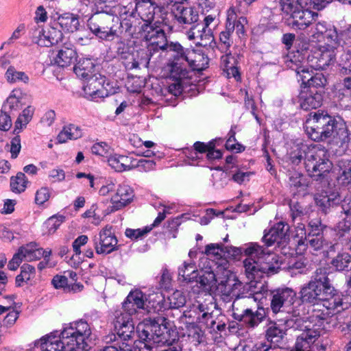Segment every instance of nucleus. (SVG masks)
Instances as JSON below:
<instances>
[{
  "instance_id": "e2e57ef3",
  "label": "nucleus",
  "mask_w": 351,
  "mask_h": 351,
  "mask_svg": "<svg viewBox=\"0 0 351 351\" xmlns=\"http://www.w3.org/2000/svg\"><path fill=\"white\" fill-rule=\"evenodd\" d=\"M247 21L244 16H239L236 10L233 8H230L227 12V22H243Z\"/></svg>"
},
{
  "instance_id": "79ce46f5",
  "label": "nucleus",
  "mask_w": 351,
  "mask_h": 351,
  "mask_svg": "<svg viewBox=\"0 0 351 351\" xmlns=\"http://www.w3.org/2000/svg\"><path fill=\"white\" fill-rule=\"evenodd\" d=\"M214 306L212 302L199 303L197 305V309L202 313L201 317H199L200 322H204L208 325V320L212 318L211 308Z\"/></svg>"
},
{
  "instance_id": "09e8293b",
  "label": "nucleus",
  "mask_w": 351,
  "mask_h": 351,
  "mask_svg": "<svg viewBox=\"0 0 351 351\" xmlns=\"http://www.w3.org/2000/svg\"><path fill=\"white\" fill-rule=\"evenodd\" d=\"M72 25V23H46L45 25H43L44 31L45 32V35L49 36L51 37V34H53L55 32H62V30L60 29L61 28L62 29L64 30L66 28L67 30H69L68 29V26Z\"/></svg>"
},
{
  "instance_id": "c03bdc74",
  "label": "nucleus",
  "mask_w": 351,
  "mask_h": 351,
  "mask_svg": "<svg viewBox=\"0 0 351 351\" xmlns=\"http://www.w3.org/2000/svg\"><path fill=\"white\" fill-rule=\"evenodd\" d=\"M152 230V227H143V228L125 230V236L132 240H138L145 237Z\"/></svg>"
},
{
  "instance_id": "7c9ffc66",
  "label": "nucleus",
  "mask_w": 351,
  "mask_h": 351,
  "mask_svg": "<svg viewBox=\"0 0 351 351\" xmlns=\"http://www.w3.org/2000/svg\"><path fill=\"white\" fill-rule=\"evenodd\" d=\"M221 65L223 70L226 72L228 77H234L237 80L240 79L239 72L237 66H234L235 60L231 54L222 56L221 58Z\"/></svg>"
},
{
  "instance_id": "4468645a",
  "label": "nucleus",
  "mask_w": 351,
  "mask_h": 351,
  "mask_svg": "<svg viewBox=\"0 0 351 351\" xmlns=\"http://www.w3.org/2000/svg\"><path fill=\"white\" fill-rule=\"evenodd\" d=\"M78 58L74 46L70 43L64 44L53 51L52 61L59 67H68L75 63Z\"/></svg>"
},
{
  "instance_id": "49530a36",
  "label": "nucleus",
  "mask_w": 351,
  "mask_h": 351,
  "mask_svg": "<svg viewBox=\"0 0 351 351\" xmlns=\"http://www.w3.org/2000/svg\"><path fill=\"white\" fill-rule=\"evenodd\" d=\"M51 197V190L49 187L43 186L35 194V203L37 205H43L47 202Z\"/></svg>"
},
{
  "instance_id": "052dcab7",
  "label": "nucleus",
  "mask_w": 351,
  "mask_h": 351,
  "mask_svg": "<svg viewBox=\"0 0 351 351\" xmlns=\"http://www.w3.org/2000/svg\"><path fill=\"white\" fill-rule=\"evenodd\" d=\"M183 154L187 158V164L195 165L196 161L199 159V154L192 148H185L183 149Z\"/></svg>"
},
{
  "instance_id": "20e7f679",
  "label": "nucleus",
  "mask_w": 351,
  "mask_h": 351,
  "mask_svg": "<svg viewBox=\"0 0 351 351\" xmlns=\"http://www.w3.org/2000/svg\"><path fill=\"white\" fill-rule=\"evenodd\" d=\"M308 136L315 141H324L332 137L339 146L349 142V135L344 121L324 112L310 113L304 125Z\"/></svg>"
},
{
  "instance_id": "b1692460",
  "label": "nucleus",
  "mask_w": 351,
  "mask_h": 351,
  "mask_svg": "<svg viewBox=\"0 0 351 351\" xmlns=\"http://www.w3.org/2000/svg\"><path fill=\"white\" fill-rule=\"evenodd\" d=\"M146 307L145 311L147 313L160 312L167 309L166 300L164 295L160 293L150 294L147 297Z\"/></svg>"
},
{
  "instance_id": "39448f33",
  "label": "nucleus",
  "mask_w": 351,
  "mask_h": 351,
  "mask_svg": "<svg viewBox=\"0 0 351 351\" xmlns=\"http://www.w3.org/2000/svg\"><path fill=\"white\" fill-rule=\"evenodd\" d=\"M242 253L247 256L243 261L246 277L252 282H258L264 275L277 273L280 265L276 254L266 251L257 243H251L241 247Z\"/></svg>"
},
{
  "instance_id": "423d86ee",
  "label": "nucleus",
  "mask_w": 351,
  "mask_h": 351,
  "mask_svg": "<svg viewBox=\"0 0 351 351\" xmlns=\"http://www.w3.org/2000/svg\"><path fill=\"white\" fill-rule=\"evenodd\" d=\"M329 2L325 0H298V3L301 8H313L320 10L326 6ZM282 20L291 22H298L303 20L304 22H312L318 18V13L310 10L308 8L300 10L294 8L290 0H285L281 3Z\"/></svg>"
},
{
  "instance_id": "680f3d73",
  "label": "nucleus",
  "mask_w": 351,
  "mask_h": 351,
  "mask_svg": "<svg viewBox=\"0 0 351 351\" xmlns=\"http://www.w3.org/2000/svg\"><path fill=\"white\" fill-rule=\"evenodd\" d=\"M21 140L19 136L13 138L10 143V153L12 158H16L21 151Z\"/></svg>"
},
{
  "instance_id": "9b49d317",
  "label": "nucleus",
  "mask_w": 351,
  "mask_h": 351,
  "mask_svg": "<svg viewBox=\"0 0 351 351\" xmlns=\"http://www.w3.org/2000/svg\"><path fill=\"white\" fill-rule=\"evenodd\" d=\"M134 190L128 184H121L115 187L110 198V205L108 210L110 213L120 210L129 205L134 199Z\"/></svg>"
},
{
  "instance_id": "9d476101",
  "label": "nucleus",
  "mask_w": 351,
  "mask_h": 351,
  "mask_svg": "<svg viewBox=\"0 0 351 351\" xmlns=\"http://www.w3.org/2000/svg\"><path fill=\"white\" fill-rule=\"evenodd\" d=\"M287 66L296 72L300 76V80L303 84H307L309 89L311 88H322L326 84V79L322 73H317L312 75V70L300 64L294 62L290 60L287 62Z\"/></svg>"
},
{
  "instance_id": "a211bd4d",
  "label": "nucleus",
  "mask_w": 351,
  "mask_h": 351,
  "mask_svg": "<svg viewBox=\"0 0 351 351\" xmlns=\"http://www.w3.org/2000/svg\"><path fill=\"white\" fill-rule=\"evenodd\" d=\"M147 296L139 289L131 291L123 303L124 311L133 315L136 313V309L145 310L146 307Z\"/></svg>"
},
{
  "instance_id": "6ab92c4d",
  "label": "nucleus",
  "mask_w": 351,
  "mask_h": 351,
  "mask_svg": "<svg viewBox=\"0 0 351 351\" xmlns=\"http://www.w3.org/2000/svg\"><path fill=\"white\" fill-rule=\"evenodd\" d=\"M209 23H195L186 32L189 40H197V42L202 46H206L213 40L210 29L208 28Z\"/></svg>"
},
{
  "instance_id": "58836bf2",
  "label": "nucleus",
  "mask_w": 351,
  "mask_h": 351,
  "mask_svg": "<svg viewBox=\"0 0 351 351\" xmlns=\"http://www.w3.org/2000/svg\"><path fill=\"white\" fill-rule=\"evenodd\" d=\"M285 332L276 324H274L269 326L267 330L266 337L268 341L272 343H278L283 337Z\"/></svg>"
},
{
  "instance_id": "5fc2aeb1",
  "label": "nucleus",
  "mask_w": 351,
  "mask_h": 351,
  "mask_svg": "<svg viewBox=\"0 0 351 351\" xmlns=\"http://www.w3.org/2000/svg\"><path fill=\"white\" fill-rule=\"evenodd\" d=\"M188 337L195 343H199L202 337V330L196 326L191 325L187 329Z\"/></svg>"
},
{
  "instance_id": "338daca9",
  "label": "nucleus",
  "mask_w": 351,
  "mask_h": 351,
  "mask_svg": "<svg viewBox=\"0 0 351 351\" xmlns=\"http://www.w3.org/2000/svg\"><path fill=\"white\" fill-rule=\"evenodd\" d=\"M12 125V121L10 117L6 113L0 114V130L8 131Z\"/></svg>"
},
{
  "instance_id": "a878e982",
  "label": "nucleus",
  "mask_w": 351,
  "mask_h": 351,
  "mask_svg": "<svg viewBox=\"0 0 351 351\" xmlns=\"http://www.w3.org/2000/svg\"><path fill=\"white\" fill-rule=\"evenodd\" d=\"M52 284L56 289H62L66 293L80 292L84 287L80 283H69L66 276L59 275L53 277Z\"/></svg>"
},
{
  "instance_id": "ddd939ff",
  "label": "nucleus",
  "mask_w": 351,
  "mask_h": 351,
  "mask_svg": "<svg viewBox=\"0 0 351 351\" xmlns=\"http://www.w3.org/2000/svg\"><path fill=\"white\" fill-rule=\"evenodd\" d=\"M117 239L112 232L111 226H106L95 239V248L97 254H109L113 252L117 245Z\"/></svg>"
},
{
  "instance_id": "cd10ccee",
  "label": "nucleus",
  "mask_w": 351,
  "mask_h": 351,
  "mask_svg": "<svg viewBox=\"0 0 351 351\" xmlns=\"http://www.w3.org/2000/svg\"><path fill=\"white\" fill-rule=\"evenodd\" d=\"M82 135V130L77 125L69 124L65 125L57 136L59 143H64L69 140H75L80 138Z\"/></svg>"
},
{
  "instance_id": "72a5a7b5",
  "label": "nucleus",
  "mask_w": 351,
  "mask_h": 351,
  "mask_svg": "<svg viewBox=\"0 0 351 351\" xmlns=\"http://www.w3.org/2000/svg\"><path fill=\"white\" fill-rule=\"evenodd\" d=\"M178 275L182 278V280L191 282L197 278V271L193 263H184L183 265L179 268Z\"/></svg>"
},
{
  "instance_id": "864d4df0",
  "label": "nucleus",
  "mask_w": 351,
  "mask_h": 351,
  "mask_svg": "<svg viewBox=\"0 0 351 351\" xmlns=\"http://www.w3.org/2000/svg\"><path fill=\"white\" fill-rule=\"evenodd\" d=\"M48 178L51 182H61L65 180L66 175L62 169L56 168L49 172Z\"/></svg>"
},
{
  "instance_id": "aec40b11",
  "label": "nucleus",
  "mask_w": 351,
  "mask_h": 351,
  "mask_svg": "<svg viewBox=\"0 0 351 351\" xmlns=\"http://www.w3.org/2000/svg\"><path fill=\"white\" fill-rule=\"evenodd\" d=\"M322 102V96L317 90L306 89L300 93V106L304 110L317 108L321 106Z\"/></svg>"
},
{
  "instance_id": "1a4fd4ad",
  "label": "nucleus",
  "mask_w": 351,
  "mask_h": 351,
  "mask_svg": "<svg viewBox=\"0 0 351 351\" xmlns=\"http://www.w3.org/2000/svg\"><path fill=\"white\" fill-rule=\"evenodd\" d=\"M318 318L317 324L312 327L310 325L305 326L306 330L298 337L295 346L291 351H313L314 343L320 336L324 316L315 315L311 317V319Z\"/></svg>"
},
{
  "instance_id": "4be33fe9",
  "label": "nucleus",
  "mask_w": 351,
  "mask_h": 351,
  "mask_svg": "<svg viewBox=\"0 0 351 351\" xmlns=\"http://www.w3.org/2000/svg\"><path fill=\"white\" fill-rule=\"evenodd\" d=\"M336 230L332 228H326L322 233H313L311 238L308 239L307 246L313 250L317 251L322 249L329 244L332 245V241H329L330 237L337 236Z\"/></svg>"
},
{
  "instance_id": "4c0bfd02",
  "label": "nucleus",
  "mask_w": 351,
  "mask_h": 351,
  "mask_svg": "<svg viewBox=\"0 0 351 351\" xmlns=\"http://www.w3.org/2000/svg\"><path fill=\"white\" fill-rule=\"evenodd\" d=\"M27 178L25 173L19 172L15 177L11 178L10 186L15 193L23 192L27 187Z\"/></svg>"
},
{
  "instance_id": "de8ad7c7",
  "label": "nucleus",
  "mask_w": 351,
  "mask_h": 351,
  "mask_svg": "<svg viewBox=\"0 0 351 351\" xmlns=\"http://www.w3.org/2000/svg\"><path fill=\"white\" fill-rule=\"evenodd\" d=\"M342 173L338 178L339 182L343 185L351 184V161L345 162Z\"/></svg>"
},
{
  "instance_id": "a18cd8bd",
  "label": "nucleus",
  "mask_w": 351,
  "mask_h": 351,
  "mask_svg": "<svg viewBox=\"0 0 351 351\" xmlns=\"http://www.w3.org/2000/svg\"><path fill=\"white\" fill-rule=\"evenodd\" d=\"M168 70L170 72L169 76L175 80H182L187 75L186 69L182 68L178 63L168 65Z\"/></svg>"
},
{
  "instance_id": "f3484780",
  "label": "nucleus",
  "mask_w": 351,
  "mask_h": 351,
  "mask_svg": "<svg viewBox=\"0 0 351 351\" xmlns=\"http://www.w3.org/2000/svg\"><path fill=\"white\" fill-rule=\"evenodd\" d=\"M132 315L127 313H117L114 321V329L117 335L124 340L132 338L134 334V325L133 323Z\"/></svg>"
},
{
  "instance_id": "bf43d9fd",
  "label": "nucleus",
  "mask_w": 351,
  "mask_h": 351,
  "mask_svg": "<svg viewBox=\"0 0 351 351\" xmlns=\"http://www.w3.org/2000/svg\"><path fill=\"white\" fill-rule=\"evenodd\" d=\"M34 247L35 243H30L25 246H22L20 247L21 251L23 254V257L25 261H34Z\"/></svg>"
},
{
  "instance_id": "f704fd0d",
  "label": "nucleus",
  "mask_w": 351,
  "mask_h": 351,
  "mask_svg": "<svg viewBox=\"0 0 351 351\" xmlns=\"http://www.w3.org/2000/svg\"><path fill=\"white\" fill-rule=\"evenodd\" d=\"M318 58V62L315 65L311 66L314 69H324L326 66H328L335 59V53L333 50L326 49L322 50Z\"/></svg>"
},
{
  "instance_id": "ea45409f",
  "label": "nucleus",
  "mask_w": 351,
  "mask_h": 351,
  "mask_svg": "<svg viewBox=\"0 0 351 351\" xmlns=\"http://www.w3.org/2000/svg\"><path fill=\"white\" fill-rule=\"evenodd\" d=\"M34 111V108L31 106H28L24 109L22 113L19 116L15 123L16 128L22 129L23 128L25 127L26 125L31 121Z\"/></svg>"
},
{
  "instance_id": "c85d7f7f",
  "label": "nucleus",
  "mask_w": 351,
  "mask_h": 351,
  "mask_svg": "<svg viewBox=\"0 0 351 351\" xmlns=\"http://www.w3.org/2000/svg\"><path fill=\"white\" fill-rule=\"evenodd\" d=\"M331 265L338 271L351 270V255L346 252H339L331 261Z\"/></svg>"
},
{
  "instance_id": "3c124183",
  "label": "nucleus",
  "mask_w": 351,
  "mask_h": 351,
  "mask_svg": "<svg viewBox=\"0 0 351 351\" xmlns=\"http://www.w3.org/2000/svg\"><path fill=\"white\" fill-rule=\"evenodd\" d=\"M51 19L53 21L59 20H70L71 22H73L74 21H79L80 16L77 14H74L70 12L60 13V12L54 11L51 14Z\"/></svg>"
},
{
  "instance_id": "2eb2a0df",
  "label": "nucleus",
  "mask_w": 351,
  "mask_h": 351,
  "mask_svg": "<svg viewBox=\"0 0 351 351\" xmlns=\"http://www.w3.org/2000/svg\"><path fill=\"white\" fill-rule=\"evenodd\" d=\"M289 226L287 223L280 221L272 226L268 232L265 231L263 241L267 246L274 243L278 245L287 243L289 240Z\"/></svg>"
},
{
  "instance_id": "6e6552de",
  "label": "nucleus",
  "mask_w": 351,
  "mask_h": 351,
  "mask_svg": "<svg viewBox=\"0 0 351 351\" xmlns=\"http://www.w3.org/2000/svg\"><path fill=\"white\" fill-rule=\"evenodd\" d=\"M242 253L241 248H237L232 246L224 247L223 244L210 243L206 246L205 254L208 256L209 261L207 265L202 268V272L204 274L206 270L215 271V265H218L222 260H227V256L236 257Z\"/></svg>"
},
{
  "instance_id": "2f4dec72",
  "label": "nucleus",
  "mask_w": 351,
  "mask_h": 351,
  "mask_svg": "<svg viewBox=\"0 0 351 351\" xmlns=\"http://www.w3.org/2000/svg\"><path fill=\"white\" fill-rule=\"evenodd\" d=\"M36 270L34 267L24 264L21 267V273L16 277V285L17 287H21L24 283H28L34 278Z\"/></svg>"
},
{
  "instance_id": "5701e85b",
  "label": "nucleus",
  "mask_w": 351,
  "mask_h": 351,
  "mask_svg": "<svg viewBox=\"0 0 351 351\" xmlns=\"http://www.w3.org/2000/svg\"><path fill=\"white\" fill-rule=\"evenodd\" d=\"M109 165L117 171H125L132 169V157L123 155L110 156L108 159Z\"/></svg>"
},
{
  "instance_id": "603ef678",
  "label": "nucleus",
  "mask_w": 351,
  "mask_h": 351,
  "mask_svg": "<svg viewBox=\"0 0 351 351\" xmlns=\"http://www.w3.org/2000/svg\"><path fill=\"white\" fill-rule=\"evenodd\" d=\"M289 184L295 189L300 188L304 190L307 186L304 182V178L298 173H294L289 178Z\"/></svg>"
},
{
  "instance_id": "c9c22d12",
  "label": "nucleus",
  "mask_w": 351,
  "mask_h": 351,
  "mask_svg": "<svg viewBox=\"0 0 351 351\" xmlns=\"http://www.w3.org/2000/svg\"><path fill=\"white\" fill-rule=\"evenodd\" d=\"M186 303V298L181 291H175L166 301V306L169 308H178L183 306Z\"/></svg>"
},
{
  "instance_id": "412c9836",
  "label": "nucleus",
  "mask_w": 351,
  "mask_h": 351,
  "mask_svg": "<svg viewBox=\"0 0 351 351\" xmlns=\"http://www.w3.org/2000/svg\"><path fill=\"white\" fill-rule=\"evenodd\" d=\"M45 32L43 25H38L32 33L33 41L41 47H49L58 43L62 38V32H55L53 34L51 35V37L46 36Z\"/></svg>"
},
{
  "instance_id": "37998d69",
  "label": "nucleus",
  "mask_w": 351,
  "mask_h": 351,
  "mask_svg": "<svg viewBox=\"0 0 351 351\" xmlns=\"http://www.w3.org/2000/svg\"><path fill=\"white\" fill-rule=\"evenodd\" d=\"M5 76L7 80L11 83H14L18 81H23L25 82L28 80L27 76L23 72L17 71L12 66H10L8 69L5 73Z\"/></svg>"
},
{
  "instance_id": "a19ab883",
  "label": "nucleus",
  "mask_w": 351,
  "mask_h": 351,
  "mask_svg": "<svg viewBox=\"0 0 351 351\" xmlns=\"http://www.w3.org/2000/svg\"><path fill=\"white\" fill-rule=\"evenodd\" d=\"M91 152L95 155L108 158L111 155L112 149L106 143L99 142L92 146Z\"/></svg>"
},
{
  "instance_id": "473e14b6",
  "label": "nucleus",
  "mask_w": 351,
  "mask_h": 351,
  "mask_svg": "<svg viewBox=\"0 0 351 351\" xmlns=\"http://www.w3.org/2000/svg\"><path fill=\"white\" fill-rule=\"evenodd\" d=\"M89 29L97 37L104 40L112 39L117 32L113 27H101L97 23H90Z\"/></svg>"
},
{
  "instance_id": "4d7b16f0",
  "label": "nucleus",
  "mask_w": 351,
  "mask_h": 351,
  "mask_svg": "<svg viewBox=\"0 0 351 351\" xmlns=\"http://www.w3.org/2000/svg\"><path fill=\"white\" fill-rule=\"evenodd\" d=\"M226 147L228 150L236 151L237 152L243 150L242 145L236 143L234 132L232 130L230 132V137L226 143Z\"/></svg>"
},
{
  "instance_id": "774afa93",
  "label": "nucleus",
  "mask_w": 351,
  "mask_h": 351,
  "mask_svg": "<svg viewBox=\"0 0 351 351\" xmlns=\"http://www.w3.org/2000/svg\"><path fill=\"white\" fill-rule=\"evenodd\" d=\"M169 343H165V345L167 346V348L162 350L161 351H182V346L178 341L175 339H170L169 338Z\"/></svg>"
},
{
  "instance_id": "dca6fc26",
  "label": "nucleus",
  "mask_w": 351,
  "mask_h": 351,
  "mask_svg": "<svg viewBox=\"0 0 351 351\" xmlns=\"http://www.w3.org/2000/svg\"><path fill=\"white\" fill-rule=\"evenodd\" d=\"M296 293L291 288L278 289L273 292L271 300V308L274 313H278L281 308L290 306L293 304Z\"/></svg>"
},
{
  "instance_id": "f03ea898",
  "label": "nucleus",
  "mask_w": 351,
  "mask_h": 351,
  "mask_svg": "<svg viewBox=\"0 0 351 351\" xmlns=\"http://www.w3.org/2000/svg\"><path fill=\"white\" fill-rule=\"evenodd\" d=\"M93 333L87 322L80 319L66 325L62 332H51L35 342L41 351H66L73 348L90 349Z\"/></svg>"
},
{
  "instance_id": "0e129e2a",
  "label": "nucleus",
  "mask_w": 351,
  "mask_h": 351,
  "mask_svg": "<svg viewBox=\"0 0 351 351\" xmlns=\"http://www.w3.org/2000/svg\"><path fill=\"white\" fill-rule=\"evenodd\" d=\"M18 318L19 312L14 310L11 311L4 318L3 324L8 327H10L14 324Z\"/></svg>"
},
{
  "instance_id": "0eeeda50",
  "label": "nucleus",
  "mask_w": 351,
  "mask_h": 351,
  "mask_svg": "<svg viewBox=\"0 0 351 351\" xmlns=\"http://www.w3.org/2000/svg\"><path fill=\"white\" fill-rule=\"evenodd\" d=\"M305 167L311 176H321L328 172L332 164L328 160L327 151L322 146L308 149L305 156Z\"/></svg>"
},
{
  "instance_id": "13d9d810",
  "label": "nucleus",
  "mask_w": 351,
  "mask_h": 351,
  "mask_svg": "<svg viewBox=\"0 0 351 351\" xmlns=\"http://www.w3.org/2000/svg\"><path fill=\"white\" fill-rule=\"evenodd\" d=\"M51 254V250H43L41 247H38V245L35 243L34 253L33 256L34 261L43 258L46 261V263H47L48 261H49V256Z\"/></svg>"
},
{
  "instance_id": "e433bc0d",
  "label": "nucleus",
  "mask_w": 351,
  "mask_h": 351,
  "mask_svg": "<svg viewBox=\"0 0 351 351\" xmlns=\"http://www.w3.org/2000/svg\"><path fill=\"white\" fill-rule=\"evenodd\" d=\"M156 162L149 159H137L132 157V169H137L140 172H149L154 170Z\"/></svg>"
},
{
  "instance_id": "393cba45",
  "label": "nucleus",
  "mask_w": 351,
  "mask_h": 351,
  "mask_svg": "<svg viewBox=\"0 0 351 351\" xmlns=\"http://www.w3.org/2000/svg\"><path fill=\"white\" fill-rule=\"evenodd\" d=\"M73 71L78 77L84 80L95 74V64L88 58L80 59L73 67Z\"/></svg>"
},
{
  "instance_id": "6e6d98bb",
  "label": "nucleus",
  "mask_w": 351,
  "mask_h": 351,
  "mask_svg": "<svg viewBox=\"0 0 351 351\" xmlns=\"http://www.w3.org/2000/svg\"><path fill=\"white\" fill-rule=\"evenodd\" d=\"M88 241V238L86 235H81L78 237L75 241L73 242V250L74 252V255L75 256H78L81 254V247L85 245Z\"/></svg>"
},
{
  "instance_id": "f8f14e48",
  "label": "nucleus",
  "mask_w": 351,
  "mask_h": 351,
  "mask_svg": "<svg viewBox=\"0 0 351 351\" xmlns=\"http://www.w3.org/2000/svg\"><path fill=\"white\" fill-rule=\"evenodd\" d=\"M83 90L84 95L90 99L104 98L108 95V91L105 86L106 77L99 73L84 80Z\"/></svg>"
},
{
  "instance_id": "8fccbe9b",
  "label": "nucleus",
  "mask_w": 351,
  "mask_h": 351,
  "mask_svg": "<svg viewBox=\"0 0 351 351\" xmlns=\"http://www.w3.org/2000/svg\"><path fill=\"white\" fill-rule=\"evenodd\" d=\"M333 201L327 195L321 194L315 197L316 204L325 213L332 205Z\"/></svg>"
},
{
  "instance_id": "bb28decb",
  "label": "nucleus",
  "mask_w": 351,
  "mask_h": 351,
  "mask_svg": "<svg viewBox=\"0 0 351 351\" xmlns=\"http://www.w3.org/2000/svg\"><path fill=\"white\" fill-rule=\"evenodd\" d=\"M184 60L193 70L202 71L208 65V58L203 54L197 53L194 50L189 51L184 55Z\"/></svg>"
},
{
  "instance_id": "7ed1b4c3",
  "label": "nucleus",
  "mask_w": 351,
  "mask_h": 351,
  "mask_svg": "<svg viewBox=\"0 0 351 351\" xmlns=\"http://www.w3.org/2000/svg\"><path fill=\"white\" fill-rule=\"evenodd\" d=\"M300 295L303 302L317 305L319 302H322V306L327 312L319 313L322 310L317 309V312L313 315L318 314L324 316L325 319L327 316L333 314L335 310L339 312V308L343 304L341 295L330 285L325 274L320 276L316 275L314 279L304 285L300 289Z\"/></svg>"
},
{
  "instance_id": "f257e3e1",
  "label": "nucleus",
  "mask_w": 351,
  "mask_h": 351,
  "mask_svg": "<svg viewBox=\"0 0 351 351\" xmlns=\"http://www.w3.org/2000/svg\"><path fill=\"white\" fill-rule=\"evenodd\" d=\"M215 270H206L199 277V282L204 287H208L210 289H215L216 292L223 297L224 300L235 299L232 304L234 316L236 319L243 322L251 327L257 326L263 319V315L256 311L255 313L250 308H245L241 313L239 312L238 300L243 298L242 303L248 304L251 302H261L265 298L267 290L263 289L261 285V291H256L249 296H241V290L243 283L239 281L235 275L229 269V262L222 260L218 265H215Z\"/></svg>"
},
{
  "instance_id": "69168bd1",
  "label": "nucleus",
  "mask_w": 351,
  "mask_h": 351,
  "mask_svg": "<svg viewBox=\"0 0 351 351\" xmlns=\"http://www.w3.org/2000/svg\"><path fill=\"white\" fill-rule=\"evenodd\" d=\"M56 119V113L53 110L47 111L41 118V123L45 125L50 126L53 124Z\"/></svg>"
},
{
  "instance_id": "c756f323",
  "label": "nucleus",
  "mask_w": 351,
  "mask_h": 351,
  "mask_svg": "<svg viewBox=\"0 0 351 351\" xmlns=\"http://www.w3.org/2000/svg\"><path fill=\"white\" fill-rule=\"evenodd\" d=\"M142 29L145 34V38L147 40L156 43L155 38H160L165 40V36L163 29L156 25V23H144Z\"/></svg>"
}]
</instances>
